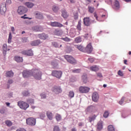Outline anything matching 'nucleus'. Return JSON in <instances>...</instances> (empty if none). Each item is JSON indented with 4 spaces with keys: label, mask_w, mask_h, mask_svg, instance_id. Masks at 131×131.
<instances>
[{
    "label": "nucleus",
    "mask_w": 131,
    "mask_h": 131,
    "mask_svg": "<svg viewBox=\"0 0 131 131\" xmlns=\"http://www.w3.org/2000/svg\"><path fill=\"white\" fill-rule=\"evenodd\" d=\"M32 75L37 80H40L41 79V72L38 69L32 70Z\"/></svg>",
    "instance_id": "nucleus-1"
},
{
    "label": "nucleus",
    "mask_w": 131,
    "mask_h": 131,
    "mask_svg": "<svg viewBox=\"0 0 131 131\" xmlns=\"http://www.w3.org/2000/svg\"><path fill=\"white\" fill-rule=\"evenodd\" d=\"M17 105L19 106V108L23 110H26L27 108L29 107V104L28 103L22 101H18L17 102Z\"/></svg>",
    "instance_id": "nucleus-2"
},
{
    "label": "nucleus",
    "mask_w": 131,
    "mask_h": 131,
    "mask_svg": "<svg viewBox=\"0 0 131 131\" xmlns=\"http://www.w3.org/2000/svg\"><path fill=\"white\" fill-rule=\"evenodd\" d=\"M64 59L69 62V63H70V64H73L74 65H75L76 64V60L73 58V57L70 56V55H64Z\"/></svg>",
    "instance_id": "nucleus-3"
},
{
    "label": "nucleus",
    "mask_w": 131,
    "mask_h": 131,
    "mask_svg": "<svg viewBox=\"0 0 131 131\" xmlns=\"http://www.w3.org/2000/svg\"><path fill=\"white\" fill-rule=\"evenodd\" d=\"M7 4L6 3H3L1 5L0 7V12L1 15H3V16H5L6 15V12H7Z\"/></svg>",
    "instance_id": "nucleus-4"
},
{
    "label": "nucleus",
    "mask_w": 131,
    "mask_h": 131,
    "mask_svg": "<svg viewBox=\"0 0 131 131\" xmlns=\"http://www.w3.org/2000/svg\"><path fill=\"white\" fill-rule=\"evenodd\" d=\"M62 72L60 71H53L52 74L53 76H55L56 78L60 79L62 76Z\"/></svg>",
    "instance_id": "nucleus-5"
},
{
    "label": "nucleus",
    "mask_w": 131,
    "mask_h": 131,
    "mask_svg": "<svg viewBox=\"0 0 131 131\" xmlns=\"http://www.w3.org/2000/svg\"><path fill=\"white\" fill-rule=\"evenodd\" d=\"M27 11L28 10L26 7L24 6H19L17 10V13H18V14L20 15H22L23 14H25V13H27Z\"/></svg>",
    "instance_id": "nucleus-6"
},
{
    "label": "nucleus",
    "mask_w": 131,
    "mask_h": 131,
    "mask_svg": "<svg viewBox=\"0 0 131 131\" xmlns=\"http://www.w3.org/2000/svg\"><path fill=\"white\" fill-rule=\"evenodd\" d=\"M26 122L27 124H28L29 125H35L36 120L33 118H29L27 119Z\"/></svg>",
    "instance_id": "nucleus-7"
},
{
    "label": "nucleus",
    "mask_w": 131,
    "mask_h": 131,
    "mask_svg": "<svg viewBox=\"0 0 131 131\" xmlns=\"http://www.w3.org/2000/svg\"><path fill=\"white\" fill-rule=\"evenodd\" d=\"M52 91L55 94L58 95V94H60L62 93V89H61L60 86H54L52 88Z\"/></svg>",
    "instance_id": "nucleus-8"
},
{
    "label": "nucleus",
    "mask_w": 131,
    "mask_h": 131,
    "mask_svg": "<svg viewBox=\"0 0 131 131\" xmlns=\"http://www.w3.org/2000/svg\"><path fill=\"white\" fill-rule=\"evenodd\" d=\"M35 18L41 20L43 19V14L39 11H36L34 13Z\"/></svg>",
    "instance_id": "nucleus-9"
},
{
    "label": "nucleus",
    "mask_w": 131,
    "mask_h": 131,
    "mask_svg": "<svg viewBox=\"0 0 131 131\" xmlns=\"http://www.w3.org/2000/svg\"><path fill=\"white\" fill-rule=\"evenodd\" d=\"M32 75V71H24L23 72V77L27 78V77H29Z\"/></svg>",
    "instance_id": "nucleus-10"
},
{
    "label": "nucleus",
    "mask_w": 131,
    "mask_h": 131,
    "mask_svg": "<svg viewBox=\"0 0 131 131\" xmlns=\"http://www.w3.org/2000/svg\"><path fill=\"white\" fill-rule=\"evenodd\" d=\"M21 54H23V55H25V56H31L33 55V52L31 49H30L29 50H24L21 51Z\"/></svg>",
    "instance_id": "nucleus-11"
},
{
    "label": "nucleus",
    "mask_w": 131,
    "mask_h": 131,
    "mask_svg": "<svg viewBox=\"0 0 131 131\" xmlns=\"http://www.w3.org/2000/svg\"><path fill=\"white\" fill-rule=\"evenodd\" d=\"M85 52L88 54H91L93 52V46H92V43H89L86 47L85 48Z\"/></svg>",
    "instance_id": "nucleus-12"
},
{
    "label": "nucleus",
    "mask_w": 131,
    "mask_h": 131,
    "mask_svg": "<svg viewBox=\"0 0 131 131\" xmlns=\"http://www.w3.org/2000/svg\"><path fill=\"white\" fill-rule=\"evenodd\" d=\"M63 33H64V32L62 30L55 29L53 31V34L57 35V36H61L63 35Z\"/></svg>",
    "instance_id": "nucleus-13"
},
{
    "label": "nucleus",
    "mask_w": 131,
    "mask_h": 131,
    "mask_svg": "<svg viewBox=\"0 0 131 131\" xmlns=\"http://www.w3.org/2000/svg\"><path fill=\"white\" fill-rule=\"evenodd\" d=\"M79 92L82 93H89V92H90V88L86 87V86L85 87L80 86L79 88Z\"/></svg>",
    "instance_id": "nucleus-14"
},
{
    "label": "nucleus",
    "mask_w": 131,
    "mask_h": 131,
    "mask_svg": "<svg viewBox=\"0 0 131 131\" xmlns=\"http://www.w3.org/2000/svg\"><path fill=\"white\" fill-rule=\"evenodd\" d=\"M32 30L35 32H38L39 31H42V28L39 26H35L32 27Z\"/></svg>",
    "instance_id": "nucleus-15"
},
{
    "label": "nucleus",
    "mask_w": 131,
    "mask_h": 131,
    "mask_svg": "<svg viewBox=\"0 0 131 131\" xmlns=\"http://www.w3.org/2000/svg\"><path fill=\"white\" fill-rule=\"evenodd\" d=\"M92 100L94 102H97L98 100H99V94L98 93L94 92L92 95Z\"/></svg>",
    "instance_id": "nucleus-16"
},
{
    "label": "nucleus",
    "mask_w": 131,
    "mask_h": 131,
    "mask_svg": "<svg viewBox=\"0 0 131 131\" xmlns=\"http://www.w3.org/2000/svg\"><path fill=\"white\" fill-rule=\"evenodd\" d=\"M51 26H53V27H63V25L57 21L51 23Z\"/></svg>",
    "instance_id": "nucleus-17"
},
{
    "label": "nucleus",
    "mask_w": 131,
    "mask_h": 131,
    "mask_svg": "<svg viewBox=\"0 0 131 131\" xmlns=\"http://www.w3.org/2000/svg\"><path fill=\"white\" fill-rule=\"evenodd\" d=\"M38 36L39 38H40V39H43L44 40L49 37V35L48 34H46L45 33L39 34L38 35Z\"/></svg>",
    "instance_id": "nucleus-18"
},
{
    "label": "nucleus",
    "mask_w": 131,
    "mask_h": 131,
    "mask_svg": "<svg viewBox=\"0 0 131 131\" xmlns=\"http://www.w3.org/2000/svg\"><path fill=\"white\" fill-rule=\"evenodd\" d=\"M83 23L85 26H90L91 25V21L90 20V18L89 17L84 18Z\"/></svg>",
    "instance_id": "nucleus-19"
},
{
    "label": "nucleus",
    "mask_w": 131,
    "mask_h": 131,
    "mask_svg": "<svg viewBox=\"0 0 131 131\" xmlns=\"http://www.w3.org/2000/svg\"><path fill=\"white\" fill-rule=\"evenodd\" d=\"M61 16L64 18V19H66L67 18H68L69 15L67 14V11L65 9H62L61 11Z\"/></svg>",
    "instance_id": "nucleus-20"
},
{
    "label": "nucleus",
    "mask_w": 131,
    "mask_h": 131,
    "mask_svg": "<svg viewBox=\"0 0 131 131\" xmlns=\"http://www.w3.org/2000/svg\"><path fill=\"white\" fill-rule=\"evenodd\" d=\"M41 42H40V40H35L34 41H33L31 42V45L32 46V47H35L36 46H38L39 45H40Z\"/></svg>",
    "instance_id": "nucleus-21"
},
{
    "label": "nucleus",
    "mask_w": 131,
    "mask_h": 131,
    "mask_svg": "<svg viewBox=\"0 0 131 131\" xmlns=\"http://www.w3.org/2000/svg\"><path fill=\"white\" fill-rule=\"evenodd\" d=\"M103 121H99L97 123V129L98 130H102L103 129Z\"/></svg>",
    "instance_id": "nucleus-22"
},
{
    "label": "nucleus",
    "mask_w": 131,
    "mask_h": 131,
    "mask_svg": "<svg viewBox=\"0 0 131 131\" xmlns=\"http://www.w3.org/2000/svg\"><path fill=\"white\" fill-rule=\"evenodd\" d=\"M14 76V73L12 71H7L6 73V77H13Z\"/></svg>",
    "instance_id": "nucleus-23"
},
{
    "label": "nucleus",
    "mask_w": 131,
    "mask_h": 131,
    "mask_svg": "<svg viewBox=\"0 0 131 131\" xmlns=\"http://www.w3.org/2000/svg\"><path fill=\"white\" fill-rule=\"evenodd\" d=\"M81 79L83 83H86L88 82V75L86 74H83L82 76Z\"/></svg>",
    "instance_id": "nucleus-24"
},
{
    "label": "nucleus",
    "mask_w": 131,
    "mask_h": 131,
    "mask_svg": "<svg viewBox=\"0 0 131 131\" xmlns=\"http://www.w3.org/2000/svg\"><path fill=\"white\" fill-rule=\"evenodd\" d=\"M94 109H95V106L91 105L90 106H89L86 110V113H91L94 111Z\"/></svg>",
    "instance_id": "nucleus-25"
},
{
    "label": "nucleus",
    "mask_w": 131,
    "mask_h": 131,
    "mask_svg": "<svg viewBox=\"0 0 131 131\" xmlns=\"http://www.w3.org/2000/svg\"><path fill=\"white\" fill-rule=\"evenodd\" d=\"M75 48L78 49V50H79V51H80V52H85V48L81 45H76Z\"/></svg>",
    "instance_id": "nucleus-26"
},
{
    "label": "nucleus",
    "mask_w": 131,
    "mask_h": 131,
    "mask_svg": "<svg viewBox=\"0 0 131 131\" xmlns=\"http://www.w3.org/2000/svg\"><path fill=\"white\" fill-rule=\"evenodd\" d=\"M59 10H60V8L56 5L52 7V10L54 13H58V12H59Z\"/></svg>",
    "instance_id": "nucleus-27"
},
{
    "label": "nucleus",
    "mask_w": 131,
    "mask_h": 131,
    "mask_svg": "<svg viewBox=\"0 0 131 131\" xmlns=\"http://www.w3.org/2000/svg\"><path fill=\"white\" fill-rule=\"evenodd\" d=\"M25 5L29 9H31L34 6V4L30 2H26Z\"/></svg>",
    "instance_id": "nucleus-28"
},
{
    "label": "nucleus",
    "mask_w": 131,
    "mask_h": 131,
    "mask_svg": "<svg viewBox=\"0 0 131 131\" xmlns=\"http://www.w3.org/2000/svg\"><path fill=\"white\" fill-rule=\"evenodd\" d=\"M47 116L50 120H53V114L51 112H47Z\"/></svg>",
    "instance_id": "nucleus-29"
},
{
    "label": "nucleus",
    "mask_w": 131,
    "mask_h": 131,
    "mask_svg": "<svg viewBox=\"0 0 131 131\" xmlns=\"http://www.w3.org/2000/svg\"><path fill=\"white\" fill-rule=\"evenodd\" d=\"M120 9V4H119V2L117 0L115 1V10H118Z\"/></svg>",
    "instance_id": "nucleus-30"
},
{
    "label": "nucleus",
    "mask_w": 131,
    "mask_h": 131,
    "mask_svg": "<svg viewBox=\"0 0 131 131\" xmlns=\"http://www.w3.org/2000/svg\"><path fill=\"white\" fill-rule=\"evenodd\" d=\"M7 46L6 44H4L3 46V54L4 56L7 55Z\"/></svg>",
    "instance_id": "nucleus-31"
},
{
    "label": "nucleus",
    "mask_w": 131,
    "mask_h": 131,
    "mask_svg": "<svg viewBox=\"0 0 131 131\" xmlns=\"http://www.w3.org/2000/svg\"><path fill=\"white\" fill-rule=\"evenodd\" d=\"M15 60L18 63L20 62H23V58L20 56H15Z\"/></svg>",
    "instance_id": "nucleus-32"
},
{
    "label": "nucleus",
    "mask_w": 131,
    "mask_h": 131,
    "mask_svg": "<svg viewBox=\"0 0 131 131\" xmlns=\"http://www.w3.org/2000/svg\"><path fill=\"white\" fill-rule=\"evenodd\" d=\"M91 71H98L99 70V67L97 66H93L90 68Z\"/></svg>",
    "instance_id": "nucleus-33"
},
{
    "label": "nucleus",
    "mask_w": 131,
    "mask_h": 131,
    "mask_svg": "<svg viewBox=\"0 0 131 131\" xmlns=\"http://www.w3.org/2000/svg\"><path fill=\"white\" fill-rule=\"evenodd\" d=\"M27 103H29V104H31V105H33V104H34V100L32 98H28L27 99Z\"/></svg>",
    "instance_id": "nucleus-34"
},
{
    "label": "nucleus",
    "mask_w": 131,
    "mask_h": 131,
    "mask_svg": "<svg viewBox=\"0 0 131 131\" xmlns=\"http://www.w3.org/2000/svg\"><path fill=\"white\" fill-rule=\"evenodd\" d=\"M107 130L108 131H115V129H114V127L112 125H110L107 127Z\"/></svg>",
    "instance_id": "nucleus-35"
},
{
    "label": "nucleus",
    "mask_w": 131,
    "mask_h": 131,
    "mask_svg": "<svg viewBox=\"0 0 131 131\" xmlns=\"http://www.w3.org/2000/svg\"><path fill=\"white\" fill-rule=\"evenodd\" d=\"M77 28L78 30H79V31L81 30V21H78Z\"/></svg>",
    "instance_id": "nucleus-36"
},
{
    "label": "nucleus",
    "mask_w": 131,
    "mask_h": 131,
    "mask_svg": "<svg viewBox=\"0 0 131 131\" xmlns=\"http://www.w3.org/2000/svg\"><path fill=\"white\" fill-rule=\"evenodd\" d=\"M5 123L7 125V126H12V123L10 120L6 121Z\"/></svg>",
    "instance_id": "nucleus-37"
},
{
    "label": "nucleus",
    "mask_w": 131,
    "mask_h": 131,
    "mask_svg": "<svg viewBox=\"0 0 131 131\" xmlns=\"http://www.w3.org/2000/svg\"><path fill=\"white\" fill-rule=\"evenodd\" d=\"M75 42L78 43V42H81V38L80 37H77L75 39Z\"/></svg>",
    "instance_id": "nucleus-38"
},
{
    "label": "nucleus",
    "mask_w": 131,
    "mask_h": 131,
    "mask_svg": "<svg viewBox=\"0 0 131 131\" xmlns=\"http://www.w3.org/2000/svg\"><path fill=\"white\" fill-rule=\"evenodd\" d=\"M23 96H24L25 97H27L28 96H29L30 95V93H29V92H28V91H24L22 93Z\"/></svg>",
    "instance_id": "nucleus-39"
},
{
    "label": "nucleus",
    "mask_w": 131,
    "mask_h": 131,
    "mask_svg": "<svg viewBox=\"0 0 131 131\" xmlns=\"http://www.w3.org/2000/svg\"><path fill=\"white\" fill-rule=\"evenodd\" d=\"M88 9H89V11L90 13H94V11L95 10L94 7H92L91 6H89Z\"/></svg>",
    "instance_id": "nucleus-40"
},
{
    "label": "nucleus",
    "mask_w": 131,
    "mask_h": 131,
    "mask_svg": "<svg viewBox=\"0 0 131 131\" xmlns=\"http://www.w3.org/2000/svg\"><path fill=\"white\" fill-rule=\"evenodd\" d=\"M55 118H56L57 121H60V120H61V115H60L59 114H56V116H55Z\"/></svg>",
    "instance_id": "nucleus-41"
},
{
    "label": "nucleus",
    "mask_w": 131,
    "mask_h": 131,
    "mask_svg": "<svg viewBox=\"0 0 131 131\" xmlns=\"http://www.w3.org/2000/svg\"><path fill=\"white\" fill-rule=\"evenodd\" d=\"M66 52L68 53H71V52H72V48H71V47H68L66 49Z\"/></svg>",
    "instance_id": "nucleus-42"
},
{
    "label": "nucleus",
    "mask_w": 131,
    "mask_h": 131,
    "mask_svg": "<svg viewBox=\"0 0 131 131\" xmlns=\"http://www.w3.org/2000/svg\"><path fill=\"white\" fill-rule=\"evenodd\" d=\"M61 39L62 40H64V41H67V42H69L70 41V40H71V39L69 38H68V37H66L64 38H61Z\"/></svg>",
    "instance_id": "nucleus-43"
},
{
    "label": "nucleus",
    "mask_w": 131,
    "mask_h": 131,
    "mask_svg": "<svg viewBox=\"0 0 131 131\" xmlns=\"http://www.w3.org/2000/svg\"><path fill=\"white\" fill-rule=\"evenodd\" d=\"M41 99H46L47 98V94L45 92L40 95Z\"/></svg>",
    "instance_id": "nucleus-44"
},
{
    "label": "nucleus",
    "mask_w": 131,
    "mask_h": 131,
    "mask_svg": "<svg viewBox=\"0 0 131 131\" xmlns=\"http://www.w3.org/2000/svg\"><path fill=\"white\" fill-rule=\"evenodd\" d=\"M52 43L54 48H59V44L57 42H52Z\"/></svg>",
    "instance_id": "nucleus-45"
},
{
    "label": "nucleus",
    "mask_w": 131,
    "mask_h": 131,
    "mask_svg": "<svg viewBox=\"0 0 131 131\" xmlns=\"http://www.w3.org/2000/svg\"><path fill=\"white\" fill-rule=\"evenodd\" d=\"M6 110L5 108H2L1 109H0V113H1V114H5V113H6Z\"/></svg>",
    "instance_id": "nucleus-46"
},
{
    "label": "nucleus",
    "mask_w": 131,
    "mask_h": 131,
    "mask_svg": "<svg viewBox=\"0 0 131 131\" xmlns=\"http://www.w3.org/2000/svg\"><path fill=\"white\" fill-rule=\"evenodd\" d=\"M12 39V33L10 32L8 38V43H10L11 42V40Z\"/></svg>",
    "instance_id": "nucleus-47"
},
{
    "label": "nucleus",
    "mask_w": 131,
    "mask_h": 131,
    "mask_svg": "<svg viewBox=\"0 0 131 131\" xmlns=\"http://www.w3.org/2000/svg\"><path fill=\"white\" fill-rule=\"evenodd\" d=\"M22 41L23 42H28V39L26 37H24L22 38Z\"/></svg>",
    "instance_id": "nucleus-48"
},
{
    "label": "nucleus",
    "mask_w": 131,
    "mask_h": 131,
    "mask_svg": "<svg viewBox=\"0 0 131 131\" xmlns=\"http://www.w3.org/2000/svg\"><path fill=\"white\" fill-rule=\"evenodd\" d=\"M69 96L70 98H73L74 97V92L72 91L70 92Z\"/></svg>",
    "instance_id": "nucleus-49"
},
{
    "label": "nucleus",
    "mask_w": 131,
    "mask_h": 131,
    "mask_svg": "<svg viewBox=\"0 0 131 131\" xmlns=\"http://www.w3.org/2000/svg\"><path fill=\"white\" fill-rule=\"evenodd\" d=\"M52 66H53L54 68H57V67H58V63H57V62H52Z\"/></svg>",
    "instance_id": "nucleus-50"
},
{
    "label": "nucleus",
    "mask_w": 131,
    "mask_h": 131,
    "mask_svg": "<svg viewBox=\"0 0 131 131\" xmlns=\"http://www.w3.org/2000/svg\"><path fill=\"white\" fill-rule=\"evenodd\" d=\"M108 116H109V113L108 112H105L103 114V117H104V118H107Z\"/></svg>",
    "instance_id": "nucleus-51"
},
{
    "label": "nucleus",
    "mask_w": 131,
    "mask_h": 131,
    "mask_svg": "<svg viewBox=\"0 0 131 131\" xmlns=\"http://www.w3.org/2000/svg\"><path fill=\"white\" fill-rule=\"evenodd\" d=\"M13 82H14V80H13V79H9L7 81L8 84H12V83H13Z\"/></svg>",
    "instance_id": "nucleus-52"
},
{
    "label": "nucleus",
    "mask_w": 131,
    "mask_h": 131,
    "mask_svg": "<svg viewBox=\"0 0 131 131\" xmlns=\"http://www.w3.org/2000/svg\"><path fill=\"white\" fill-rule=\"evenodd\" d=\"M53 131H60V128L58 126H55L53 129Z\"/></svg>",
    "instance_id": "nucleus-53"
},
{
    "label": "nucleus",
    "mask_w": 131,
    "mask_h": 131,
    "mask_svg": "<svg viewBox=\"0 0 131 131\" xmlns=\"http://www.w3.org/2000/svg\"><path fill=\"white\" fill-rule=\"evenodd\" d=\"M124 97H122V99H121V100L119 102V103L120 104V105H122L124 101Z\"/></svg>",
    "instance_id": "nucleus-54"
},
{
    "label": "nucleus",
    "mask_w": 131,
    "mask_h": 131,
    "mask_svg": "<svg viewBox=\"0 0 131 131\" xmlns=\"http://www.w3.org/2000/svg\"><path fill=\"white\" fill-rule=\"evenodd\" d=\"M46 116V115L45 114V113H42L40 114V117L41 118V119H43V118H45Z\"/></svg>",
    "instance_id": "nucleus-55"
},
{
    "label": "nucleus",
    "mask_w": 131,
    "mask_h": 131,
    "mask_svg": "<svg viewBox=\"0 0 131 131\" xmlns=\"http://www.w3.org/2000/svg\"><path fill=\"white\" fill-rule=\"evenodd\" d=\"M74 19H75V20L77 19L78 18V14L77 13H74Z\"/></svg>",
    "instance_id": "nucleus-56"
},
{
    "label": "nucleus",
    "mask_w": 131,
    "mask_h": 131,
    "mask_svg": "<svg viewBox=\"0 0 131 131\" xmlns=\"http://www.w3.org/2000/svg\"><path fill=\"white\" fill-rule=\"evenodd\" d=\"M118 75H119L120 76H123V73L121 71L119 70L118 72Z\"/></svg>",
    "instance_id": "nucleus-57"
},
{
    "label": "nucleus",
    "mask_w": 131,
    "mask_h": 131,
    "mask_svg": "<svg viewBox=\"0 0 131 131\" xmlns=\"http://www.w3.org/2000/svg\"><path fill=\"white\" fill-rule=\"evenodd\" d=\"M88 60L91 63H93V62L95 61V59H94L93 58H89Z\"/></svg>",
    "instance_id": "nucleus-58"
},
{
    "label": "nucleus",
    "mask_w": 131,
    "mask_h": 131,
    "mask_svg": "<svg viewBox=\"0 0 131 131\" xmlns=\"http://www.w3.org/2000/svg\"><path fill=\"white\" fill-rule=\"evenodd\" d=\"M97 76H98V77H99L100 78L103 77V75H102V73H98Z\"/></svg>",
    "instance_id": "nucleus-59"
},
{
    "label": "nucleus",
    "mask_w": 131,
    "mask_h": 131,
    "mask_svg": "<svg viewBox=\"0 0 131 131\" xmlns=\"http://www.w3.org/2000/svg\"><path fill=\"white\" fill-rule=\"evenodd\" d=\"M79 71H80V70L78 69L73 70V72L74 73H79Z\"/></svg>",
    "instance_id": "nucleus-60"
},
{
    "label": "nucleus",
    "mask_w": 131,
    "mask_h": 131,
    "mask_svg": "<svg viewBox=\"0 0 131 131\" xmlns=\"http://www.w3.org/2000/svg\"><path fill=\"white\" fill-rule=\"evenodd\" d=\"M11 3V0H7L6 3L5 4H6V5H10Z\"/></svg>",
    "instance_id": "nucleus-61"
},
{
    "label": "nucleus",
    "mask_w": 131,
    "mask_h": 131,
    "mask_svg": "<svg viewBox=\"0 0 131 131\" xmlns=\"http://www.w3.org/2000/svg\"><path fill=\"white\" fill-rule=\"evenodd\" d=\"M89 120H90V122H92V121H93V120H95V118L94 117L89 118Z\"/></svg>",
    "instance_id": "nucleus-62"
},
{
    "label": "nucleus",
    "mask_w": 131,
    "mask_h": 131,
    "mask_svg": "<svg viewBox=\"0 0 131 131\" xmlns=\"http://www.w3.org/2000/svg\"><path fill=\"white\" fill-rule=\"evenodd\" d=\"M11 31H12V32H14V31H15V28H14V27H11Z\"/></svg>",
    "instance_id": "nucleus-63"
},
{
    "label": "nucleus",
    "mask_w": 131,
    "mask_h": 131,
    "mask_svg": "<svg viewBox=\"0 0 131 131\" xmlns=\"http://www.w3.org/2000/svg\"><path fill=\"white\" fill-rule=\"evenodd\" d=\"M127 61L126 60H124V63L125 64H126V65H127Z\"/></svg>",
    "instance_id": "nucleus-64"
}]
</instances>
